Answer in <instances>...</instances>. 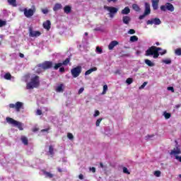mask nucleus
<instances>
[{
  "mask_svg": "<svg viewBox=\"0 0 181 181\" xmlns=\"http://www.w3.org/2000/svg\"><path fill=\"white\" fill-rule=\"evenodd\" d=\"M25 81L26 83L27 90H33V88H37L40 86V81L39 76L36 75H27L25 76Z\"/></svg>",
  "mask_w": 181,
  "mask_h": 181,
  "instance_id": "obj_1",
  "label": "nucleus"
},
{
  "mask_svg": "<svg viewBox=\"0 0 181 181\" xmlns=\"http://www.w3.org/2000/svg\"><path fill=\"white\" fill-rule=\"evenodd\" d=\"M166 49H162V48L156 47L155 46H152L146 51V55L153 56V59H158L159 57V54H161V56H163V54H166Z\"/></svg>",
  "mask_w": 181,
  "mask_h": 181,
  "instance_id": "obj_2",
  "label": "nucleus"
},
{
  "mask_svg": "<svg viewBox=\"0 0 181 181\" xmlns=\"http://www.w3.org/2000/svg\"><path fill=\"white\" fill-rule=\"evenodd\" d=\"M51 67H53V63L52 62H45L37 66V73H42V71L51 69Z\"/></svg>",
  "mask_w": 181,
  "mask_h": 181,
  "instance_id": "obj_3",
  "label": "nucleus"
},
{
  "mask_svg": "<svg viewBox=\"0 0 181 181\" xmlns=\"http://www.w3.org/2000/svg\"><path fill=\"white\" fill-rule=\"evenodd\" d=\"M6 122L11 125H13V127H16L18 128V129H20V131H23V124L22 122H18L11 117L6 118Z\"/></svg>",
  "mask_w": 181,
  "mask_h": 181,
  "instance_id": "obj_4",
  "label": "nucleus"
},
{
  "mask_svg": "<svg viewBox=\"0 0 181 181\" xmlns=\"http://www.w3.org/2000/svg\"><path fill=\"white\" fill-rule=\"evenodd\" d=\"M105 11L109 12L110 18H114L115 14L118 12V8L112 6H104Z\"/></svg>",
  "mask_w": 181,
  "mask_h": 181,
  "instance_id": "obj_5",
  "label": "nucleus"
},
{
  "mask_svg": "<svg viewBox=\"0 0 181 181\" xmlns=\"http://www.w3.org/2000/svg\"><path fill=\"white\" fill-rule=\"evenodd\" d=\"M145 9L144 14L141 15L139 18V19L142 20L145 18L146 16H148V15L151 14V4L149 3H145L144 4Z\"/></svg>",
  "mask_w": 181,
  "mask_h": 181,
  "instance_id": "obj_6",
  "label": "nucleus"
},
{
  "mask_svg": "<svg viewBox=\"0 0 181 181\" xmlns=\"http://www.w3.org/2000/svg\"><path fill=\"white\" fill-rule=\"evenodd\" d=\"M8 107L9 108H14L17 112H19V111H21V108L23 107V103H22V102H16L15 104H9Z\"/></svg>",
  "mask_w": 181,
  "mask_h": 181,
  "instance_id": "obj_7",
  "label": "nucleus"
},
{
  "mask_svg": "<svg viewBox=\"0 0 181 181\" xmlns=\"http://www.w3.org/2000/svg\"><path fill=\"white\" fill-rule=\"evenodd\" d=\"M71 75L74 78L78 77L81 74V66H76L71 70Z\"/></svg>",
  "mask_w": 181,
  "mask_h": 181,
  "instance_id": "obj_8",
  "label": "nucleus"
},
{
  "mask_svg": "<svg viewBox=\"0 0 181 181\" xmlns=\"http://www.w3.org/2000/svg\"><path fill=\"white\" fill-rule=\"evenodd\" d=\"M35 14V10L32 8H24V15L25 18H32L33 15Z\"/></svg>",
  "mask_w": 181,
  "mask_h": 181,
  "instance_id": "obj_9",
  "label": "nucleus"
},
{
  "mask_svg": "<svg viewBox=\"0 0 181 181\" xmlns=\"http://www.w3.org/2000/svg\"><path fill=\"white\" fill-rule=\"evenodd\" d=\"M146 23L147 25H160L162 22L160 21V19L156 18H151V20L147 21Z\"/></svg>",
  "mask_w": 181,
  "mask_h": 181,
  "instance_id": "obj_10",
  "label": "nucleus"
},
{
  "mask_svg": "<svg viewBox=\"0 0 181 181\" xmlns=\"http://www.w3.org/2000/svg\"><path fill=\"white\" fill-rule=\"evenodd\" d=\"M180 153H181V151L180 147L179 146H176L170 152V155H173L174 156H177V155H180Z\"/></svg>",
  "mask_w": 181,
  "mask_h": 181,
  "instance_id": "obj_11",
  "label": "nucleus"
},
{
  "mask_svg": "<svg viewBox=\"0 0 181 181\" xmlns=\"http://www.w3.org/2000/svg\"><path fill=\"white\" fill-rule=\"evenodd\" d=\"M55 91L57 93H63V91H64V84H58L55 88Z\"/></svg>",
  "mask_w": 181,
  "mask_h": 181,
  "instance_id": "obj_12",
  "label": "nucleus"
},
{
  "mask_svg": "<svg viewBox=\"0 0 181 181\" xmlns=\"http://www.w3.org/2000/svg\"><path fill=\"white\" fill-rule=\"evenodd\" d=\"M153 11H157L159 8V0H151Z\"/></svg>",
  "mask_w": 181,
  "mask_h": 181,
  "instance_id": "obj_13",
  "label": "nucleus"
},
{
  "mask_svg": "<svg viewBox=\"0 0 181 181\" xmlns=\"http://www.w3.org/2000/svg\"><path fill=\"white\" fill-rule=\"evenodd\" d=\"M29 32H30V36L31 37H37V36L40 35V32L35 31V30H33L32 29H30Z\"/></svg>",
  "mask_w": 181,
  "mask_h": 181,
  "instance_id": "obj_14",
  "label": "nucleus"
},
{
  "mask_svg": "<svg viewBox=\"0 0 181 181\" xmlns=\"http://www.w3.org/2000/svg\"><path fill=\"white\" fill-rule=\"evenodd\" d=\"M118 45H119L118 41L117 40L112 41L108 45L109 50H112V49H114L115 46H118Z\"/></svg>",
  "mask_w": 181,
  "mask_h": 181,
  "instance_id": "obj_15",
  "label": "nucleus"
},
{
  "mask_svg": "<svg viewBox=\"0 0 181 181\" xmlns=\"http://www.w3.org/2000/svg\"><path fill=\"white\" fill-rule=\"evenodd\" d=\"M122 22L124 25H129V22H131V17L128 16H124L122 17Z\"/></svg>",
  "mask_w": 181,
  "mask_h": 181,
  "instance_id": "obj_16",
  "label": "nucleus"
},
{
  "mask_svg": "<svg viewBox=\"0 0 181 181\" xmlns=\"http://www.w3.org/2000/svg\"><path fill=\"white\" fill-rule=\"evenodd\" d=\"M63 8V6L60 3H57L54 4L53 7L54 12H57V11H60Z\"/></svg>",
  "mask_w": 181,
  "mask_h": 181,
  "instance_id": "obj_17",
  "label": "nucleus"
},
{
  "mask_svg": "<svg viewBox=\"0 0 181 181\" xmlns=\"http://www.w3.org/2000/svg\"><path fill=\"white\" fill-rule=\"evenodd\" d=\"M1 78H4L5 80H11V78H15L12 75H11L9 73H6L4 75H1Z\"/></svg>",
  "mask_w": 181,
  "mask_h": 181,
  "instance_id": "obj_18",
  "label": "nucleus"
},
{
  "mask_svg": "<svg viewBox=\"0 0 181 181\" xmlns=\"http://www.w3.org/2000/svg\"><path fill=\"white\" fill-rule=\"evenodd\" d=\"M167 6V11H170V12H173L175 11V6L170 3L165 4Z\"/></svg>",
  "mask_w": 181,
  "mask_h": 181,
  "instance_id": "obj_19",
  "label": "nucleus"
},
{
  "mask_svg": "<svg viewBox=\"0 0 181 181\" xmlns=\"http://www.w3.org/2000/svg\"><path fill=\"white\" fill-rule=\"evenodd\" d=\"M50 25H51L50 21H47L43 23V28L45 29H47V30H49L50 29Z\"/></svg>",
  "mask_w": 181,
  "mask_h": 181,
  "instance_id": "obj_20",
  "label": "nucleus"
},
{
  "mask_svg": "<svg viewBox=\"0 0 181 181\" xmlns=\"http://www.w3.org/2000/svg\"><path fill=\"white\" fill-rule=\"evenodd\" d=\"M131 12V9L129 7H125L123 10H122V15H128Z\"/></svg>",
  "mask_w": 181,
  "mask_h": 181,
  "instance_id": "obj_21",
  "label": "nucleus"
},
{
  "mask_svg": "<svg viewBox=\"0 0 181 181\" xmlns=\"http://www.w3.org/2000/svg\"><path fill=\"white\" fill-rule=\"evenodd\" d=\"M93 71H97V67H93L91 68L90 69H88V71H86L85 76H89V74H91Z\"/></svg>",
  "mask_w": 181,
  "mask_h": 181,
  "instance_id": "obj_22",
  "label": "nucleus"
},
{
  "mask_svg": "<svg viewBox=\"0 0 181 181\" xmlns=\"http://www.w3.org/2000/svg\"><path fill=\"white\" fill-rule=\"evenodd\" d=\"M64 12L65 13H70L71 12V6H65L64 7Z\"/></svg>",
  "mask_w": 181,
  "mask_h": 181,
  "instance_id": "obj_23",
  "label": "nucleus"
},
{
  "mask_svg": "<svg viewBox=\"0 0 181 181\" xmlns=\"http://www.w3.org/2000/svg\"><path fill=\"white\" fill-rule=\"evenodd\" d=\"M144 62L146 63V64H147V66H148L149 67H153V66H155V63L152 62L151 60L149 59H145Z\"/></svg>",
  "mask_w": 181,
  "mask_h": 181,
  "instance_id": "obj_24",
  "label": "nucleus"
},
{
  "mask_svg": "<svg viewBox=\"0 0 181 181\" xmlns=\"http://www.w3.org/2000/svg\"><path fill=\"white\" fill-rule=\"evenodd\" d=\"M44 175L45 177H49V179H52V177L54 176L53 174L49 172H44Z\"/></svg>",
  "mask_w": 181,
  "mask_h": 181,
  "instance_id": "obj_25",
  "label": "nucleus"
},
{
  "mask_svg": "<svg viewBox=\"0 0 181 181\" xmlns=\"http://www.w3.org/2000/svg\"><path fill=\"white\" fill-rule=\"evenodd\" d=\"M62 66H63V64L62 62H59L58 64H54V70H58Z\"/></svg>",
  "mask_w": 181,
  "mask_h": 181,
  "instance_id": "obj_26",
  "label": "nucleus"
},
{
  "mask_svg": "<svg viewBox=\"0 0 181 181\" xmlns=\"http://www.w3.org/2000/svg\"><path fill=\"white\" fill-rule=\"evenodd\" d=\"M8 2L11 6H17L16 0H8Z\"/></svg>",
  "mask_w": 181,
  "mask_h": 181,
  "instance_id": "obj_27",
  "label": "nucleus"
},
{
  "mask_svg": "<svg viewBox=\"0 0 181 181\" xmlns=\"http://www.w3.org/2000/svg\"><path fill=\"white\" fill-rule=\"evenodd\" d=\"M132 8L134 11H136V12H139L141 11L139 6H138L137 4H133Z\"/></svg>",
  "mask_w": 181,
  "mask_h": 181,
  "instance_id": "obj_28",
  "label": "nucleus"
},
{
  "mask_svg": "<svg viewBox=\"0 0 181 181\" xmlns=\"http://www.w3.org/2000/svg\"><path fill=\"white\" fill-rule=\"evenodd\" d=\"M49 155H51V156H53L54 155V148H53V146H49Z\"/></svg>",
  "mask_w": 181,
  "mask_h": 181,
  "instance_id": "obj_29",
  "label": "nucleus"
},
{
  "mask_svg": "<svg viewBox=\"0 0 181 181\" xmlns=\"http://www.w3.org/2000/svg\"><path fill=\"white\" fill-rule=\"evenodd\" d=\"M130 42H138V37L136 35H133L132 37H130Z\"/></svg>",
  "mask_w": 181,
  "mask_h": 181,
  "instance_id": "obj_30",
  "label": "nucleus"
},
{
  "mask_svg": "<svg viewBox=\"0 0 181 181\" xmlns=\"http://www.w3.org/2000/svg\"><path fill=\"white\" fill-rule=\"evenodd\" d=\"M162 63H164L165 64H170V63H172V60H170V59H163Z\"/></svg>",
  "mask_w": 181,
  "mask_h": 181,
  "instance_id": "obj_31",
  "label": "nucleus"
},
{
  "mask_svg": "<svg viewBox=\"0 0 181 181\" xmlns=\"http://www.w3.org/2000/svg\"><path fill=\"white\" fill-rule=\"evenodd\" d=\"M175 54H176V56H181V48L175 49Z\"/></svg>",
  "mask_w": 181,
  "mask_h": 181,
  "instance_id": "obj_32",
  "label": "nucleus"
},
{
  "mask_svg": "<svg viewBox=\"0 0 181 181\" xmlns=\"http://www.w3.org/2000/svg\"><path fill=\"white\" fill-rule=\"evenodd\" d=\"M21 141H22L23 144H24V145H28V138L23 136H21Z\"/></svg>",
  "mask_w": 181,
  "mask_h": 181,
  "instance_id": "obj_33",
  "label": "nucleus"
},
{
  "mask_svg": "<svg viewBox=\"0 0 181 181\" xmlns=\"http://www.w3.org/2000/svg\"><path fill=\"white\" fill-rule=\"evenodd\" d=\"M107 90H108V86L104 85L103 86V91L102 93V95H104V94H106Z\"/></svg>",
  "mask_w": 181,
  "mask_h": 181,
  "instance_id": "obj_34",
  "label": "nucleus"
},
{
  "mask_svg": "<svg viewBox=\"0 0 181 181\" xmlns=\"http://www.w3.org/2000/svg\"><path fill=\"white\" fill-rule=\"evenodd\" d=\"M95 52L98 53V54H101L103 53V49H101L100 47H96Z\"/></svg>",
  "mask_w": 181,
  "mask_h": 181,
  "instance_id": "obj_35",
  "label": "nucleus"
},
{
  "mask_svg": "<svg viewBox=\"0 0 181 181\" xmlns=\"http://www.w3.org/2000/svg\"><path fill=\"white\" fill-rule=\"evenodd\" d=\"M6 21H4V20L0 19V28L6 26Z\"/></svg>",
  "mask_w": 181,
  "mask_h": 181,
  "instance_id": "obj_36",
  "label": "nucleus"
},
{
  "mask_svg": "<svg viewBox=\"0 0 181 181\" xmlns=\"http://www.w3.org/2000/svg\"><path fill=\"white\" fill-rule=\"evenodd\" d=\"M69 63H70V58H67L66 59H65L63 62L62 65L67 66L69 64Z\"/></svg>",
  "mask_w": 181,
  "mask_h": 181,
  "instance_id": "obj_37",
  "label": "nucleus"
},
{
  "mask_svg": "<svg viewBox=\"0 0 181 181\" xmlns=\"http://www.w3.org/2000/svg\"><path fill=\"white\" fill-rule=\"evenodd\" d=\"M101 121H103V118L98 119L95 122V126L100 127V124H101Z\"/></svg>",
  "mask_w": 181,
  "mask_h": 181,
  "instance_id": "obj_38",
  "label": "nucleus"
},
{
  "mask_svg": "<svg viewBox=\"0 0 181 181\" xmlns=\"http://www.w3.org/2000/svg\"><path fill=\"white\" fill-rule=\"evenodd\" d=\"M163 115H164L165 119H169V118H170V113H168V112H165Z\"/></svg>",
  "mask_w": 181,
  "mask_h": 181,
  "instance_id": "obj_39",
  "label": "nucleus"
},
{
  "mask_svg": "<svg viewBox=\"0 0 181 181\" xmlns=\"http://www.w3.org/2000/svg\"><path fill=\"white\" fill-rule=\"evenodd\" d=\"M133 82H134V80L132 79V78H129L126 80V83L127 84H132Z\"/></svg>",
  "mask_w": 181,
  "mask_h": 181,
  "instance_id": "obj_40",
  "label": "nucleus"
},
{
  "mask_svg": "<svg viewBox=\"0 0 181 181\" xmlns=\"http://www.w3.org/2000/svg\"><path fill=\"white\" fill-rule=\"evenodd\" d=\"M148 84V82H144L139 88V90H144L145 87H146V85Z\"/></svg>",
  "mask_w": 181,
  "mask_h": 181,
  "instance_id": "obj_41",
  "label": "nucleus"
},
{
  "mask_svg": "<svg viewBox=\"0 0 181 181\" xmlns=\"http://www.w3.org/2000/svg\"><path fill=\"white\" fill-rule=\"evenodd\" d=\"M160 10L163 11V12H165V11L168 10L166 4L161 6H160Z\"/></svg>",
  "mask_w": 181,
  "mask_h": 181,
  "instance_id": "obj_42",
  "label": "nucleus"
},
{
  "mask_svg": "<svg viewBox=\"0 0 181 181\" xmlns=\"http://www.w3.org/2000/svg\"><path fill=\"white\" fill-rule=\"evenodd\" d=\"M42 12L44 13V15H47V13H49V9L47 8H42Z\"/></svg>",
  "mask_w": 181,
  "mask_h": 181,
  "instance_id": "obj_43",
  "label": "nucleus"
},
{
  "mask_svg": "<svg viewBox=\"0 0 181 181\" xmlns=\"http://www.w3.org/2000/svg\"><path fill=\"white\" fill-rule=\"evenodd\" d=\"M67 138H69V139H74V136H73V134H71V133H68L67 134Z\"/></svg>",
  "mask_w": 181,
  "mask_h": 181,
  "instance_id": "obj_44",
  "label": "nucleus"
},
{
  "mask_svg": "<svg viewBox=\"0 0 181 181\" xmlns=\"http://www.w3.org/2000/svg\"><path fill=\"white\" fill-rule=\"evenodd\" d=\"M154 175L156 176V177H159L160 176V171L154 172Z\"/></svg>",
  "mask_w": 181,
  "mask_h": 181,
  "instance_id": "obj_45",
  "label": "nucleus"
},
{
  "mask_svg": "<svg viewBox=\"0 0 181 181\" xmlns=\"http://www.w3.org/2000/svg\"><path fill=\"white\" fill-rule=\"evenodd\" d=\"M128 33L129 35H134L135 33V30L134 29H130L129 31H128Z\"/></svg>",
  "mask_w": 181,
  "mask_h": 181,
  "instance_id": "obj_46",
  "label": "nucleus"
},
{
  "mask_svg": "<svg viewBox=\"0 0 181 181\" xmlns=\"http://www.w3.org/2000/svg\"><path fill=\"white\" fill-rule=\"evenodd\" d=\"M98 115H100V111L95 110L93 117H98Z\"/></svg>",
  "mask_w": 181,
  "mask_h": 181,
  "instance_id": "obj_47",
  "label": "nucleus"
},
{
  "mask_svg": "<svg viewBox=\"0 0 181 181\" xmlns=\"http://www.w3.org/2000/svg\"><path fill=\"white\" fill-rule=\"evenodd\" d=\"M84 91V88H81L78 91V94H83V92Z\"/></svg>",
  "mask_w": 181,
  "mask_h": 181,
  "instance_id": "obj_48",
  "label": "nucleus"
},
{
  "mask_svg": "<svg viewBox=\"0 0 181 181\" xmlns=\"http://www.w3.org/2000/svg\"><path fill=\"white\" fill-rule=\"evenodd\" d=\"M123 172H124V173H127V175H129V171H128V168H123Z\"/></svg>",
  "mask_w": 181,
  "mask_h": 181,
  "instance_id": "obj_49",
  "label": "nucleus"
},
{
  "mask_svg": "<svg viewBox=\"0 0 181 181\" xmlns=\"http://www.w3.org/2000/svg\"><path fill=\"white\" fill-rule=\"evenodd\" d=\"M100 167L102 168V169H107V165H104L103 163H100Z\"/></svg>",
  "mask_w": 181,
  "mask_h": 181,
  "instance_id": "obj_50",
  "label": "nucleus"
},
{
  "mask_svg": "<svg viewBox=\"0 0 181 181\" xmlns=\"http://www.w3.org/2000/svg\"><path fill=\"white\" fill-rule=\"evenodd\" d=\"M167 90H168V91H172V93H175V89L173 87H168Z\"/></svg>",
  "mask_w": 181,
  "mask_h": 181,
  "instance_id": "obj_51",
  "label": "nucleus"
},
{
  "mask_svg": "<svg viewBox=\"0 0 181 181\" xmlns=\"http://www.w3.org/2000/svg\"><path fill=\"white\" fill-rule=\"evenodd\" d=\"M36 115H42V110H37V112H36Z\"/></svg>",
  "mask_w": 181,
  "mask_h": 181,
  "instance_id": "obj_52",
  "label": "nucleus"
},
{
  "mask_svg": "<svg viewBox=\"0 0 181 181\" xmlns=\"http://www.w3.org/2000/svg\"><path fill=\"white\" fill-rule=\"evenodd\" d=\"M175 159H177V160H179V162H181V156H176Z\"/></svg>",
  "mask_w": 181,
  "mask_h": 181,
  "instance_id": "obj_53",
  "label": "nucleus"
},
{
  "mask_svg": "<svg viewBox=\"0 0 181 181\" xmlns=\"http://www.w3.org/2000/svg\"><path fill=\"white\" fill-rule=\"evenodd\" d=\"M90 170L93 172V173H95V168L93 167L90 168Z\"/></svg>",
  "mask_w": 181,
  "mask_h": 181,
  "instance_id": "obj_54",
  "label": "nucleus"
},
{
  "mask_svg": "<svg viewBox=\"0 0 181 181\" xmlns=\"http://www.w3.org/2000/svg\"><path fill=\"white\" fill-rule=\"evenodd\" d=\"M60 73H64V68L62 67L59 69Z\"/></svg>",
  "mask_w": 181,
  "mask_h": 181,
  "instance_id": "obj_55",
  "label": "nucleus"
},
{
  "mask_svg": "<svg viewBox=\"0 0 181 181\" xmlns=\"http://www.w3.org/2000/svg\"><path fill=\"white\" fill-rule=\"evenodd\" d=\"M117 1H118V0H107V2H109V4L111 2L115 3V2H117Z\"/></svg>",
  "mask_w": 181,
  "mask_h": 181,
  "instance_id": "obj_56",
  "label": "nucleus"
},
{
  "mask_svg": "<svg viewBox=\"0 0 181 181\" xmlns=\"http://www.w3.org/2000/svg\"><path fill=\"white\" fill-rule=\"evenodd\" d=\"M20 12H24L25 13V8H19Z\"/></svg>",
  "mask_w": 181,
  "mask_h": 181,
  "instance_id": "obj_57",
  "label": "nucleus"
},
{
  "mask_svg": "<svg viewBox=\"0 0 181 181\" xmlns=\"http://www.w3.org/2000/svg\"><path fill=\"white\" fill-rule=\"evenodd\" d=\"M79 179H81V180H82V179H83V176L82 174L79 175Z\"/></svg>",
  "mask_w": 181,
  "mask_h": 181,
  "instance_id": "obj_58",
  "label": "nucleus"
},
{
  "mask_svg": "<svg viewBox=\"0 0 181 181\" xmlns=\"http://www.w3.org/2000/svg\"><path fill=\"white\" fill-rule=\"evenodd\" d=\"M41 132H47V129H42L41 130Z\"/></svg>",
  "mask_w": 181,
  "mask_h": 181,
  "instance_id": "obj_59",
  "label": "nucleus"
},
{
  "mask_svg": "<svg viewBox=\"0 0 181 181\" xmlns=\"http://www.w3.org/2000/svg\"><path fill=\"white\" fill-rule=\"evenodd\" d=\"M20 57H24L23 54H20Z\"/></svg>",
  "mask_w": 181,
  "mask_h": 181,
  "instance_id": "obj_60",
  "label": "nucleus"
},
{
  "mask_svg": "<svg viewBox=\"0 0 181 181\" xmlns=\"http://www.w3.org/2000/svg\"><path fill=\"white\" fill-rule=\"evenodd\" d=\"M36 131H37V129L35 128L33 129V132H36Z\"/></svg>",
  "mask_w": 181,
  "mask_h": 181,
  "instance_id": "obj_61",
  "label": "nucleus"
},
{
  "mask_svg": "<svg viewBox=\"0 0 181 181\" xmlns=\"http://www.w3.org/2000/svg\"><path fill=\"white\" fill-rule=\"evenodd\" d=\"M88 33H85V36H88Z\"/></svg>",
  "mask_w": 181,
  "mask_h": 181,
  "instance_id": "obj_62",
  "label": "nucleus"
},
{
  "mask_svg": "<svg viewBox=\"0 0 181 181\" xmlns=\"http://www.w3.org/2000/svg\"><path fill=\"white\" fill-rule=\"evenodd\" d=\"M156 45L157 46H159V42H156Z\"/></svg>",
  "mask_w": 181,
  "mask_h": 181,
  "instance_id": "obj_63",
  "label": "nucleus"
},
{
  "mask_svg": "<svg viewBox=\"0 0 181 181\" xmlns=\"http://www.w3.org/2000/svg\"><path fill=\"white\" fill-rule=\"evenodd\" d=\"M179 177H180V178H181V175H179Z\"/></svg>",
  "mask_w": 181,
  "mask_h": 181,
  "instance_id": "obj_64",
  "label": "nucleus"
}]
</instances>
